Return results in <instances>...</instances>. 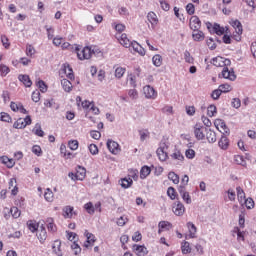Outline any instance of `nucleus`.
Returning <instances> with one entry per match:
<instances>
[{
    "label": "nucleus",
    "mask_w": 256,
    "mask_h": 256,
    "mask_svg": "<svg viewBox=\"0 0 256 256\" xmlns=\"http://www.w3.org/2000/svg\"><path fill=\"white\" fill-rule=\"evenodd\" d=\"M207 127L202 126L201 123H196L193 127L194 137L197 141H203L207 134Z\"/></svg>",
    "instance_id": "obj_1"
},
{
    "label": "nucleus",
    "mask_w": 256,
    "mask_h": 256,
    "mask_svg": "<svg viewBox=\"0 0 256 256\" xmlns=\"http://www.w3.org/2000/svg\"><path fill=\"white\" fill-rule=\"evenodd\" d=\"M68 177H70L72 181H83L85 177H87V170L84 167L78 166L76 172H70Z\"/></svg>",
    "instance_id": "obj_2"
},
{
    "label": "nucleus",
    "mask_w": 256,
    "mask_h": 256,
    "mask_svg": "<svg viewBox=\"0 0 256 256\" xmlns=\"http://www.w3.org/2000/svg\"><path fill=\"white\" fill-rule=\"evenodd\" d=\"M230 25L235 30V33H233V39L235 41H241V35H243V25L239 20H231Z\"/></svg>",
    "instance_id": "obj_3"
},
{
    "label": "nucleus",
    "mask_w": 256,
    "mask_h": 256,
    "mask_svg": "<svg viewBox=\"0 0 256 256\" xmlns=\"http://www.w3.org/2000/svg\"><path fill=\"white\" fill-rule=\"evenodd\" d=\"M77 57L80 61H85L86 59H91L93 55V50L91 47L86 46L82 49L76 48Z\"/></svg>",
    "instance_id": "obj_4"
},
{
    "label": "nucleus",
    "mask_w": 256,
    "mask_h": 256,
    "mask_svg": "<svg viewBox=\"0 0 256 256\" xmlns=\"http://www.w3.org/2000/svg\"><path fill=\"white\" fill-rule=\"evenodd\" d=\"M211 63L215 67H223V69H225V67H229V65H231V60L222 56H217L212 59Z\"/></svg>",
    "instance_id": "obj_5"
},
{
    "label": "nucleus",
    "mask_w": 256,
    "mask_h": 256,
    "mask_svg": "<svg viewBox=\"0 0 256 256\" xmlns=\"http://www.w3.org/2000/svg\"><path fill=\"white\" fill-rule=\"evenodd\" d=\"M167 149L169 146L165 143H161L160 147L156 150L157 157L159 161H166L169 159V154H167Z\"/></svg>",
    "instance_id": "obj_6"
},
{
    "label": "nucleus",
    "mask_w": 256,
    "mask_h": 256,
    "mask_svg": "<svg viewBox=\"0 0 256 256\" xmlns=\"http://www.w3.org/2000/svg\"><path fill=\"white\" fill-rule=\"evenodd\" d=\"M115 37L120 45H122V47H125V49H129L131 47V43H133V41L129 39V36H127L126 33L116 34Z\"/></svg>",
    "instance_id": "obj_7"
},
{
    "label": "nucleus",
    "mask_w": 256,
    "mask_h": 256,
    "mask_svg": "<svg viewBox=\"0 0 256 256\" xmlns=\"http://www.w3.org/2000/svg\"><path fill=\"white\" fill-rule=\"evenodd\" d=\"M214 126L218 131H220V133H222V135H229L230 130H229V127H227V124L225 123L224 120L216 119L214 121Z\"/></svg>",
    "instance_id": "obj_8"
},
{
    "label": "nucleus",
    "mask_w": 256,
    "mask_h": 256,
    "mask_svg": "<svg viewBox=\"0 0 256 256\" xmlns=\"http://www.w3.org/2000/svg\"><path fill=\"white\" fill-rule=\"evenodd\" d=\"M32 120L31 116H26L25 118H19L16 122H14V129H25L27 125H31Z\"/></svg>",
    "instance_id": "obj_9"
},
{
    "label": "nucleus",
    "mask_w": 256,
    "mask_h": 256,
    "mask_svg": "<svg viewBox=\"0 0 256 256\" xmlns=\"http://www.w3.org/2000/svg\"><path fill=\"white\" fill-rule=\"evenodd\" d=\"M84 236L86 237V241L84 242V247L86 249H91L93 245H95V242L97 241V238L93 233H90L88 230H85Z\"/></svg>",
    "instance_id": "obj_10"
},
{
    "label": "nucleus",
    "mask_w": 256,
    "mask_h": 256,
    "mask_svg": "<svg viewBox=\"0 0 256 256\" xmlns=\"http://www.w3.org/2000/svg\"><path fill=\"white\" fill-rule=\"evenodd\" d=\"M107 149L112 153V155H119L121 153V146L113 140L107 141Z\"/></svg>",
    "instance_id": "obj_11"
},
{
    "label": "nucleus",
    "mask_w": 256,
    "mask_h": 256,
    "mask_svg": "<svg viewBox=\"0 0 256 256\" xmlns=\"http://www.w3.org/2000/svg\"><path fill=\"white\" fill-rule=\"evenodd\" d=\"M223 79H229V81H235L237 79V75H235V71L229 70L227 66H225L221 72Z\"/></svg>",
    "instance_id": "obj_12"
},
{
    "label": "nucleus",
    "mask_w": 256,
    "mask_h": 256,
    "mask_svg": "<svg viewBox=\"0 0 256 256\" xmlns=\"http://www.w3.org/2000/svg\"><path fill=\"white\" fill-rule=\"evenodd\" d=\"M10 108L14 113H22L23 115H27V109L23 106L21 102H11L10 103Z\"/></svg>",
    "instance_id": "obj_13"
},
{
    "label": "nucleus",
    "mask_w": 256,
    "mask_h": 256,
    "mask_svg": "<svg viewBox=\"0 0 256 256\" xmlns=\"http://www.w3.org/2000/svg\"><path fill=\"white\" fill-rule=\"evenodd\" d=\"M143 91L146 99H157V91H155V88L146 85L144 86Z\"/></svg>",
    "instance_id": "obj_14"
},
{
    "label": "nucleus",
    "mask_w": 256,
    "mask_h": 256,
    "mask_svg": "<svg viewBox=\"0 0 256 256\" xmlns=\"http://www.w3.org/2000/svg\"><path fill=\"white\" fill-rule=\"evenodd\" d=\"M189 27L192 31L201 29V20L197 16H191L189 20Z\"/></svg>",
    "instance_id": "obj_15"
},
{
    "label": "nucleus",
    "mask_w": 256,
    "mask_h": 256,
    "mask_svg": "<svg viewBox=\"0 0 256 256\" xmlns=\"http://www.w3.org/2000/svg\"><path fill=\"white\" fill-rule=\"evenodd\" d=\"M172 211L177 217H181L185 214V205L181 202H177L173 205Z\"/></svg>",
    "instance_id": "obj_16"
},
{
    "label": "nucleus",
    "mask_w": 256,
    "mask_h": 256,
    "mask_svg": "<svg viewBox=\"0 0 256 256\" xmlns=\"http://www.w3.org/2000/svg\"><path fill=\"white\" fill-rule=\"evenodd\" d=\"M173 229V224L169 221H160L158 224V235H161L164 231H169Z\"/></svg>",
    "instance_id": "obj_17"
},
{
    "label": "nucleus",
    "mask_w": 256,
    "mask_h": 256,
    "mask_svg": "<svg viewBox=\"0 0 256 256\" xmlns=\"http://www.w3.org/2000/svg\"><path fill=\"white\" fill-rule=\"evenodd\" d=\"M130 47H132L134 53H138V55H141V57H145V48L141 47L137 41H132Z\"/></svg>",
    "instance_id": "obj_18"
},
{
    "label": "nucleus",
    "mask_w": 256,
    "mask_h": 256,
    "mask_svg": "<svg viewBox=\"0 0 256 256\" xmlns=\"http://www.w3.org/2000/svg\"><path fill=\"white\" fill-rule=\"evenodd\" d=\"M62 73H64V75H66V77L70 79V81H73V79H75V74H73V68H71L69 64L63 65Z\"/></svg>",
    "instance_id": "obj_19"
},
{
    "label": "nucleus",
    "mask_w": 256,
    "mask_h": 256,
    "mask_svg": "<svg viewBox=\"0 0 256 256\" xmlns=\"http://www.w3.org/2000/svg\"><path fill=\"white\" fill-rule=\"evenodd\" d=\"M132 251L138 256L145 255V253H147V247L144 245L134 244L132 246Z\"/></svg>",
    "instance_id": "obj_20"
},
{
    "label": "nucleus",
    "mask_w": 256,
    "mask_h": 256,
    "mask_svg": "<svg viewBox=\"0 0 256 256\" xmlns=\"http://www.w3.org/2000/svg\"><path fill=\"white\" fill-rule=\"evenodd\" d=\"M53 253L57 256H63V249L61 248V240H55L52 244Z\"/></svg>",
    "instance_id": "obj_21"
},
{
    "label": "nucleus",
    "mask_w": 256,
    "mask_h": 256,
    "mask_svg": "<svg viewBox=\"0 0 256 256\" xmlns=\"http://www.w3.org/2000/svg\"><path fill=\"white\" fill-rule=\"evenodd\" d=\"M73 215H77L73 206H66L63 208V217L65 219H73Z\"/></svg>",
    "instance_id": "obj_22"
},
{
    "label": "nucleus",
    "mask_w": 256,
    "mask_h": 256,
    "mask_svg": "<svg viewBox=\"0 0 256 256\" xmlns=\"http://www.w3.org/2000/svg\"><path fill=\"white\" fill-rule=\"evenodd\" d=\"M218 146L223 151H227V149H229V138H227V136H225V134H223L221 136L220 140L218 141Z\"/></svg>",
    "instance_id": "obj_23"
},
{
    "label": "nucleus",
    "mask_w": 256,
    "mask_h": 256,
    "mask_svg": "<svg viewBox=\"0 0 256 256\" xmlns=\"http://www.w3.org/2000/svg\"><path fill=\"white\" fill-rule=\"evenodd\" d=\"M178 191L184 201V203H187V205H191L192 200H191V195L189 192L185 191V188H178Z\"/></svg>",
    "instance_id": "obj_24"
},
{
    "label": "nucleus",
    "mask_w": 256,
    "mask_h": 256,
    "mask_svg": "<svg viewBox=\"0 0 256 256\" xmlns=\"http://www.w3.org/2000/svg\"><path fill=\"white\" fill-rule=\"evenodd\" d=\"M46 227L49 233H57V225L55 224V220L53 218L46 219Z\"/></svg>",
    "instance_id": "obj_25"
},
{
    "label": "nucleus",
    "mask_w": 256,
    "mask_h": 256,
    "mask_svg": "<svg viewBox=\"0 0 256 256\" xmlns=\"http://www.w3.org/2000/svg\"><path fill=\"white\" fill-rule=\"evenodd\" d=\"M187 228L189 231V234H188L189 239H195V237H197V227L195 226V224H193V222H188Z\"/></svg>",
    "instance_id": "obj_26"
},
{
    "label": "nucleus",
    "mask_w": 256,
    "mask_h": 256,
    "mask_svg": "<svg viewBox=\"0 0 256 256\" xmlns=\"http://www.w3.org/2000/svg\"><path fill=\"white\" fill-rule=\"evenodd\" d=\"M37 238L39 239L40 243H45L47 241V230L45 227H40V229L36 233Z\"/></svg>",
    "instance_id": "obj_27"
},
{
    "label": "nucleus",
    "mask_w": 256,
    "mask_h": 256,
    "mask_svg": "<svg viewBox=\"0 0 256 256\" xmlns=\"http://www.w3.org/2000/svg\"><path fill=\"white\" fill-rule=\"evenodd\" d=\"M147 20L151 23L152 27L155 28L159 23V18L155 12L151 11L147 14Z\"/></svg>",
    "instance_id": "obj_28"
},
{
    "label": "nucleus",
    "mask_w": 256,
    "mask_h": 256,
    "mask_svg": "<svg viewBox=\"0 0 256 256\" xmlns=\"http://www.w3.org/2000/svg\"><path fill=\"white\" fill-rule=\"evenodd\" d=\"M8 189L11 191V195H17L19 193V188L17 187V179H10Z\"/></svg>",
    "instance_id": "obj_29"
},
{
    "label": "nucleus",
    "mask_w": 256,
    "mask_h": 256,
    "mask_svg": "<svg viewBox=\"0 0 256 256\" xmlns=\"http://www.w3.org/2000/svg\"><path fill=\"white\" fill-rule=\"evenodd\" d=\"M18 79L21 83H23V85H25L26 87H31V85H33V81H31V78L29 77V75L27 74H20L18 76Z\"/></svg>",
    "instance_id": "obj_30"
},
{
    "label": "nucleus",
    "mask_w": 256,
    "mask_h": 256,
    "mask_svg": "<svg viewBox=\"0 0 256 256\" xmlns=\"http://www.w3.org/2000/svg\"><path fill=\"white\" fill-rule=\"evenodd\" d=\"M0 161H2V163L4 165H6V167H8V169H12V167H15V160L13 158H9L7 156H2L0 158Z\"/></svg>",
    "instance_id": "obj_31"
},
{
    "label": "nucleus",
    "mask_w": 256,
    "mask_h": 256,
    "mask_svg": "<svg viewBox=\"0 0 256 256\" xmlns=\"http://www.w3.org/2000/svg\"><path fill=\"white\" fill-rule=\"evenodd\" d=\"M61 85L66 93H71V91H73V84L68 79H62Z\"/></svg>",
    "instance_id": "obj_32"
},
{
    "label": "nucleus",
    "mask_w": 256,
    "mask_h": 256,
    "mask_svg": "<svg viewBox=\"0 0 256 256\" xmlns=\"http://www.w3.org/2000/svg\"><path fill=\"white\" fill-rule=\"evenodd\" d=\"M206 139L208 141V143H215V141H217V134L215 133V131L208 129L206 130Z\"/></svg>",
    "instance_id": "obj_33"
},
{
    "label": "nucleus",
    "mask_w": 256,
    "mask_h": 256,
    "mask_svg": "<svg viewBox=\"0 0 256 256\" xmlns=\"http://www.w3.org/2000/svg\"><path fill=\"white\" fill-rule=\"evenodd\" d=\"M236 191H237V199H238V202L240 203V205H243V203L245 202V200L247 199L245 197V191H243V188H241V186H238L236 188Z\"/></svg>",
    "instance_id": "obj_34"
},
{
    "label": "nucleus",
    "mask_w": 256,
    "mask_h": 256,
    "mask_svg": "<svg viewBox=\"0 0 256 256\" xmlns=\"http://www.w3.org/2000/svg\"><path fill=\"white\" fill-rule=\"evenodd\" d=\"M192 39L194 41H203L205 39V33L200 30H193Z\"/></svg>",
    "instance_id": "obj_35"
},
{
    "label": "nucleus",
    "mask_w": 256,
    "mask_h": 256,
    "mask_svg": "<svg viewBox=\"0 0 256 256\" xmlns=\"http://www.w3.org/2000/svg\"><path fill=\"white\" fill-rule=\"evenodd\" d=\"M26 225L31 233H35V231H38L39 229V223L35 220H28Z\"/></svg>",
    "instance_id": "obj_36"
},
{
    "label": "nucleus",
    "mask_w": 256,
    "mask_h": 256,
    "mask_svg": "<svg viewBox=\"0 0 256 256\" xmlns=\"http://www.w3.org/2000/svg\"><path fill=\"white\" fill-rule=\"evenodd\" d=\"M44 199L48 203H53V199H55V194L53 193V190L47 188L44 192Z\"/></svg>",
    "instance_id": "obj_37"
},
{
    "label": "nucleus",
    "mask_w": 256,
    "mask_h": 256,
    "mask_svg": "<svg viewBox=\"0 0 256 256\" xmlns=\"http://www.w3.org/2000/svg\"><path fill=\"white\" fill-rule=\"evenodd\" d=\"M181 252L183 255H189L191 253V244L188 241L181 243Z\"/></svg>",
    "instance_id": "obj_38"
},
{
    "label": "nucleus",
    "mask_w": 256,
    "mask_h": 256,
    "mask_svg": "<svg viewBox=\"0 0 256 256\" xmlns=\"http://www.w3.org/2000/svg\"><path fill=\"white\" fill-rule=\"evenodd\" d=\"M151 175V168L149 166H143L140 170V179H147Z\"/></svg>",
    "instance_id": "obj_39"
},
{
    "label": "nucleus",
    "mask_w": 256,
    "mask_h": 256,
    "mask_svg": "<svg viewBox=\"0 0 256 256\" xmlns=\"http://www.w3.org/2000/svg\"><path fill=\"white\" fill-rule=\"evenodd\" d=\"M152 63L155 67H161L163 65V57L160 54H155L152 57Z\"/></svg>",
    "instance_id": "obj_40"
},
{
    "label": "nucleus",
    "mask_w": 256,
    "mask_h": 256,
    "mask_svg": "<svg viewBox=\"0 0 256 256\" xmlns=\"http://www.w3.org/2000/svg\"><path fill=\"white\" fill-rule=\"evenodd\" d=\"M120 185L123 187V189H129L131 185H133V179L131 178H122L120 180Z\"/></svg>",
    "instance_id": "obj_41"
},
{
    "label": "nucleus",
    "mask_w": 256,
    "mask_h": 256,
    "mask_svg": "<svg viewBox=\"0 0 256 256\" xmlns=\"http://www.w3.org/2000/svg\"><path fill=\"white\" fill-rule=\"evenodd\" d=\"M0 40H1V43L4 47V49H10L11 47V42L9 41V37H7V35L5 34H2L0 36Z\"/></svg>",
    "instance_id": "obj_42"
},
{
    "label": "nucleus",
    "mask_w": 256,
    "mask_h": 256,
    "mask_svg": "<svg viewBox=\"0 0 256 256\" xmlns=\"http://www.w3.org/2000/svg\"><path fill=\"white\" fill-rule=\"evenodd\" d=\"M60 153L63 155V157H65V159H71L73 157V153L67 152V146L64 144L60 146Z\"/></svg>",
    "instance_id": "obj_43"
},
{
    "label": "nucleus",
    "mask_w": 256,
    "mask_h": 256,
    "mask_svg": "<svg viewBox=\"0 0 256 256\" xmlns=\"http://www.w3.org/2000/svg\"><path fill=\"white\" fill-rule=\"evenodd\" d=\"M126 71H127L126 68H123L121 66L116 67L115 72H114L116 79H121L123 77V75H125Z\"/></svg>",
    "instance_id": "obj_44"
},
{
    "label": "nucleus",
    "mask_w": 256,
    "mask_h": 256,
    "mask_svg": "<svg viewBox=\"0 0 256 256\" xmlns=\"http://www.w3.org/2000/svg\"><path fill=\"white\" fill-rule=\"evenodd\" d=\"M76 103L77 105H82L83 109H89L91 107V102L84 100H81V96L76 97Z\"/></svg>",
    "instance_id": "obj_45"
},
{
    "label": "nucleus",
    "mask_w": 256,
    "mask_h": 256,
    "mask_svg": "<svg viewBox=\"0 0 256 256\" xmlns=\"http://www.w3.org/2000/svg\"><path fill=\"white\" fill-rule=\"evenodd\" d=\"M8 213H10V215H12L13 219H19V217H21V210H19V208L13 206L10 211H8Z\"/></svg>",
    "instance_id": "obj_46"
},
{
    "label": "nucleus",
    "mask_w": 256,
    "mask_h": 256,
    "mask_svg": "<svg viewBox=\"0 0 256 256\" xmlns=\"http://www.w3.org/2000/svg\"><path fill=\"white\" fill-rule=\"evenodd\" d=\"M127 223H129V218L126 215L121 216L116 221V224L118 225V227H125Z\"/></svg>",
    "instance_id": "obj_47"
},
{
    "label": "nucleus",
    "mask_w": 256,
    "mask_h": 256,
    "mask_svg": "<svg viewBox=\"0 0 256 256\" xmlns=\"http://www.w3.org/2000/svg\"><path fill=\"white\" fill-rule=\"evenodd\" d=\"M218 89L220 90V92L222 93H230V91H233V86H231L230 84H221Z\"/></svg>",
    "instance_id": "obj_48"
},
{
    "label": "nucleus",
    "mask_w": 256,
    "mask_h": 256,
    "mask_svg": "<svg viewBox=\"0 0 256 256\" xmlns=\"http://www.w3.org/2000/svg\"><path fill=\"white\" fill-rule=\"evenodd\" d=\"M138 133L140 135V141H145V139H149L151 135L148 129L139 130Z\"/></svg>",
    "instance_id": "obj_49"
},
{
    "label": "nucleus",
    "mask_w": 256,
    "mask_h": 256,
    "mask_svg": "<svg viewBox=\"0 0 256 256\" xmlns=\"http://www.w3.org/2000/svg\"><path fill=\"white\" fill-rule=\"evenodd\" d=\"M11 72V69L8 68L5 64H0V75L1 77H7L9 73Z\"/></svg>",
    "instance_id": "obj_50"
},
{
    "label": "nucleus",
    "mask_w": 256,
    "mask_h": 256,
    "mask_svg": "<svg viewBox=\"0 0 256 256\" xmlns=\"http://www.w3.org/2000/svg\"><path fill=\"white\" fill-rule=\"evenodd\" d=\"M168 179L174 183V185H179V175L175 172L168 173Z\"/></svg>",
    "instance_id": "obj_51"
},
{
    "label": "nucleus",
    "mask_w": 256,
    "mask_h": 256,
    "mask_svg": "<svg viewBox=\"0 0 256 256\" xmlns=\"http://www.w3.org/2000/svg\"><path fill=\"white\" fill-rule=\"evenodd\" d=\"M213 31L214 33H216V35H219V36L225 35V28L221 27V25L219 24H214Z\"/></svg>",
    "instance_id": "obj_52"
},
{
    "label": "nucleus",
    "mask_w": 256,
    "mask_h": 256,
    "mask_svg": "<svg viewBox=\"0 0 256 256\" xmlns=\"http://www.w3.org/2000/svg\"><path fill=\"white\" fill-rule=\"evenodd\" d=\"M184 60L186 63H189L190 65H193V63H195V58L191 56V53L188 50L184 52Z\"/></svg>",
    "instance_id": "obj_53"
},
{
    "label": "nucleus",
    "mask_w": 256,
    "mask_h": 256,
    "mask_svg": "<svg viewBox=\"0 0 256 256\" xmlns=\"http://www.w3.org/2000/svg\"><path fill=\"white\" fill-rule=\"evenodd\" d=\"M27 57H33V55H35V53H37V51L35 50V47H33V45L28 44L26 46V51H25Z\"/></svg>",
    "instance_id": "obj_54"
},
{
    "label": "nucleus",
    "mask_w": 256,
    "mask_h": 256,
    "mask_svg": "<svg viewBox=\"0 0 256 256\" xmlns=\"http://www.w3.org/2000/svg\"><path fill=\"white\" fill-rule=\"evenodd\" d=\"M167 195L172 201H175V199H177V191L173 187H169L167 189Z\"/></svg>",
    "instance_id": "obj_55"
},
{
    "label": "nucleus",
    "mask_w": 256,
    "mask_h": 256,
    "mask_svg": "<svg viewBox=\"0 0 256 256\" xmlns=\"http://www.w3.org/2000/svg\"><path fill=\"white\" fill-rule=\"evenodd\" d=\"M0 121H3L4 123H11L12 121L11 115H9L7 112H1Z\"/></svg>",
    "instance_id": "obj_56"
},
{
    "label": "nucleus",
    "mask_w": 256,
    "mask_h": 256,
    "mask_svg": "<svg viewBox=\"0 0 256 256\" xmlns=\"http://www.w3.org/2000/svg\"><path fill=\"white\" fill-rule=\"evenodd\" d=\"M234 161L237 165H242L243 167H245V165H247V162L245 161V158L241 155H236L234 157Z\"/></svg>",
    "instance_id": "obj_57"
},
{
    "label": "nucleus",
    "mask_w": 256,
    "mask_h": 256,
    "mask_svg": "<svg viewBox=\"0 0 256 256\" xmlns=\"http://www.w3.org/2000/svg\"><path fill=\"white\" fill-rule=\"evenodd\" d=\"M113 27H114L115 31H117L116 35H119V34L123 35L122 32L125 31V25L124 24H121V23L116 24V23H114Z\"/></svg>",
    "instance_id": "obj_58"
},
{
    "label": "nucleus",
    "mask_w": 256,
    "mask_h": 256,
    "mask_svg": "<svg viewBox=\"0 0 256 256\" xmlns=\"http://www.w3.org/2000/svg\"><path fill=\"white\" fill-rule=\"evenodd\" d=\"M68 147L71 151H77L79 149V141L77 140H70L68 142Z\"/></svg>",
    "instance_id": "obj_59"
},
{
    "label": "nucleus",
    "mask_w": 256,
    "mask_h": 256,
    "mask_svg": "<svg viewBox=\"0 0 256 256\" xmlns=\"http://www.w3.org/2000/svg\"><path fill=\"white\" fill-rule=\"evenodd\" d=\"M84 209L89 213V215H93L95 213V207L92 202H88L84 205Z\"/></svg>",
    "instance_id": "obj_60"
},
{
    "label": "nucleus",
    "mask_w": 256,
    "mask_h": 256,
    "mask_svg": "<svg viewBox=\"0 0 256 256\" xmlns=\"http://www.w3.org/2000/svg\"><path fill=\"white\" fill-rule=\"evenodd\" d=\"M216 113H217V107L215 105H210L207 108L208 117H215Z\"/></svg>",
    "instance_id": "obj_61"
},
{
    "label": "nucleus",
    "mask_w": 256,
    "mask_h": 256,
    "mask_svg": "<svg viewBox=\"0 0 256 256\" xmlns=\"http://www.w3.org/2000/svg\"><path fill=\"white\" fill-rule=\"evenodd\" d=\"M37 87L40 89L41 93H47V84H45V81L39 80L37 82Z\"/></svg>",
    "instance_id": "obj_62"
},
{
    "label": "nucleus",
    "mask_w": 256,
    "mask_h": 256,
    "mask_svg": "<svg viewBox=\"0 0 256 256\" xmlns=\"http://www.w3.org/2000/svg\"><path fill=\"white\" fill-rule=\"evenodd\" d=\"M172 159H176L177 161H183V159H185V157L183 156V154L181 153V151L176 150L172 155H171Z\"/></svg>",
    "instance_id": "obj_63"
},
{
    "label": "nucleus",
    "mask_w": 256,
    "mask_h": 256,
    "mask_svg": "<svg viewBox=\"0 0 256 256\" xmlns=\"http://www.w3.org/2000/svg\"><path fill=\"white\" fill-rule=\"evenodd\" d=\"M243 205H245V207L248 209H253V207H255V201H253L252 198H246V200L243 202Z\"/></svg>",
    "instance_id": "obj_64"
}]
</instances>
